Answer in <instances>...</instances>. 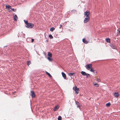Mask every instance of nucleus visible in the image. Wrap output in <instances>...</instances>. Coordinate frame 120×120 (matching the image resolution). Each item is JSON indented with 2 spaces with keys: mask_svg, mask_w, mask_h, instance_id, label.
<instances>
[{
  "mask_svg": "<svg viewBox=\"0 0 120 120\" xmlns=\"http://www.w3.org/2000/svg\"><path fill=\"white\" fill-rule=\"evenodd\" d=\"M34 24L33 23H28L26 26L27 28H31L34 27Z\"/></svg>",
  "mask_w": 120,
  "mask_h": 120,
  "instance_id": "1",
  "label": "nucleus"
},
{
  "mask_svg": "<svg viewBox=\"0 0 120 120\" xmlns=\"http://www.w3.org/2000/svg\"><path fill=\"white\" fill-rule=\"evenodd\" d=\"M73 90L75 91V94H77L79 93V89L78 88H77L76 86L73 87Z\"/></svg>",
  "mask_w": 120,
  "mask_h": 120,
  "instance_id": "2",
  "label": "nucleus"
},
{
  "mask_svg": "<svg viewBox=\"0 0 120 120\" xmlns=\"http://www.w3.org/2000/svg\"><path fill=\"white\" fill-rule=\"evenodd\" d=\"M90 20L89 17H86L84 20L83 22L84 23H86L88 22Z\"/></svg>",
  "mask_w": 120,
  "mask_h": 120,
  "instance_id": "3",
  "label": "nucleus"
},
{
  "mask_svg": "<svg viewBox=\"0 0 120 120\" xmlns=\"http://www.w3.org/2000/svg\"><path fill=\"white\" fill-rule=\"evenodd\" d=\"M90 14V11H87L86 12H84V15H85L87 17H89V15Z\"/></svg>",
  "mask_w": 120,
  "mask_h": 120,
  "instance_id": "4",
  "label": "nucleus"
},
{
  "mask_svg": "<svg viewBox=\"0 0 120 120\" xmlns=\"http://www.w3.org/2000/svg\"><path fill=\"white\" fill-rule=\"evenodd\" d=\"M92 65L91 64H87L86 66V68L87 69H88L92 68Z\"/></svg>",
  "mask_w": 120,
  "mask_h": 120,
  "instance_id": "5",
  "label": "nucleus"
},
{
  "mask_svg": "<svg viewBox=\"0 0 120 120\" xmlns=\"http://www.w3.org/2000/svg\"><path fill=\"white\" fill-rule=\"evenodd\" d=\"M31 96L33 98H34L35 97V94L33 91H31Z\"/></svg>",
  "mask_w": 120,
  "mask_h": 120,
  "instance_id": "6",
  "label": "nucleus"
},
{
  "mask_svg": "<svg viewBox=\"0 0 120 120\" xmlns=\"http://www.w3.org/2000/svg\"><path fill=\"white\" fill-rule=\"evenodd\" d=\"M110 46L113 49H116V46L113 44H111L110 45Z\"/></svg>",
  "mask_w": 120,
  "mask_h": 120,
  "instance_id": "7",
  "label": "nucleus"
},
{
  "mask_svg": "<svg viewBox=\"0 0 120 120\" xmlns=\"http://www.w3.org/2000/svg\"><path fill=\"white\" fill-rule=\"evenodd\" d=\"M113 94L114 96L116 98H118L119 96V94L118 93H114Z\"/></svg>",
  "mask_w": 120,
  "mask_h": 120,
  "instance_id": "8",
  "label": "nucleus"
},
{
  "mask_svg": "<svg viewBox=\"0 0 120 120\" xmlns=\"http://www.w3.org/2000/svg\"><path fill=\"white\" fill-rule=\"evenodd\" d=\"M75 103L77 105V106L78 108H79L80 106L81 105L80 103L78 102V101H75Z\"/></svg>",
  "mask_w": 120,
  "mask_h": 120,
  "instance_id": "9",
  "label": "nucleus"
},
{
  "mask_svg": "<svg viewBox=\"0 0 120 120\" xmlns=\"http://www.w3.org/2000/svg\"><path fill=\"white\" fill-rule=\"evenodd\" d=\"M62 76L64 79H65L66 77V76L64 72H62L61 73Z\"/></svg>",
  "mask_w": 120,
  "mask_h": 120,
  "instance_id": "10",
  "label": "nucleus"
},
{
  "mask_svg": "<svg viewBox=\"0 0 120 120\" xmlns=\"http://www.w3.org/2000/svg\"><path fill=\"white\" fill-rule=\"evenodd\" d=\"M59 108V106L58 105H57L54 108L53 110L54 111H56Z\"/></svg>",
  "mask_w": 120,
  "mask_h": 120,
  "instance_id": "11",
  "label": "nucleus"
},
{
  "mask_svg": "<svg viewBox=\"0 0 120 120\" xmlns=\"http://www.w3.org/2000/svg\"><path fill=\"white\" fill-rule=\"evenodd\" d=\"M90 71L93 72L94 73H97L96 71V70H94L93 69V68H90Z\"/></svg>",
  "mask_w": 120,
  "mask_h": 120,
  "instance_id": "12",
  "label": "nucleus"
},
{
  "mask_svg": "<svg viewBox=\"0 0 120 120\" xmlns=\"http://www.w3.org/2000/svg\"><path fill=\"white\" fill-rule=\"evenodd\" d=\"M18 19V17H17V15H15L14 16V19L15 21H17Z\"/></svg>",
  "mask_w": 120,
  "mask_h": 120,
  "instance_id": "13",
  "label": "nucleus"
},
{
  "mask_svg": "<svg viewBox=\"0 0 120 120\" xmlns=\"http://www.w3.org/2000/svg\"><path fill=\"white\" fill-rule=\"evenodd\" d=\"M83 42L85 44H87L88 43V41L86 40L85 39L83 38L82 40Z\"/></svg>",
  "mask_w": 120,
  "mask_h": 120,
  "instance_id": "14",
  "label": "nucleus"
},
{
  "mask_svg": "<svg viewBox=\"0 0 120 120\" xmlns=\"http://www.w3.org/2000/svg\"><path fill=\"white\" fill-rule=\"evenodd\" d=\"M48 57H52V54L51 52H49L48 53Z\"/></svg>",
  "mask_w": 120,
  "mask_h": 120,
  "instance_id": "15",
  "label": "nucleus"
},
{
  "mask_svg": "<svg viewBox=\"0 0 120 120\" xmlns=\"http://www.w3.org/2000/svg\"><path fill=\"white\" fill-rule=\"evenodd\" d=\"M11 6L9 5H6V8L7 9L9 10L11 8Z\"/></svg>",
  "mask_w": 120,
  "mask_h": 120,
  "instance_id": "16",
  "label": "nucleus"
},
{
  "mask_svg": "<svg viewBox=\"0 0 120 120\" xmlns=\"http://www.w3.org/2000/svg\"><path fill=\"white\" fill-rule=\"evenodd\" d=\"M51 57H48L47 59L50 61L52 62L53 61V59L51 58Z\"/></svg>",
  "mask_w": 120,
  "mask_h": 120,
  "instance_id": "17",
  "label": "nucleus"
},
{
  "mask_svg": "<svg viewBox=\"0 0 120 120\" xmlns=\"http://www.w3.org/2000/svg\"><path fill=\"white\" fill-rule=\"evenodd\" d=\"M106 41L107 42L110 43V39L107 38L106 39Z\"/></svg>",
  "mask_w": 120,
  "mask_h": 120,
  "instance_id": "18",
  "label": "nucleus"
},
{
  "mask_svg": "<svg viewBox=\"0 0 120 120\" xmlns=\"http://www.w3.org/2000/svg\"><path fill=\"white\" fill-rule=\"evenodd\" d=\"M81 74L83 75H86V72L84 71H82L81 72Z\"/></svg>",
  "mask_w": 120,
  "mask_h": 120,
  "instance_id": "19",
  "label": "nucleus"
},
{
  "mask_svg": "<svg viewBox=\"0 0 120 120\" xmlns=\"http://www.w3.org/2000/svg\"><path fill=\"white\" fill-rule=\"evenodd\" d=\"M75 73H70L68 74V75L69 76H74V75Z\"/></svg>",
  "mask_w": 120,
  "mask_h": 120,
  "instance_id": "20",
  "label": "nucleus"
},
{
  "mask_svg": "<svg viewBox=\"0 0 120 120\" xmlns=\"http://www.w3.org/2000/svg\"><path fill=\"white\" fill-rule=\"evenodd\" d=\"M55 29V28H54L53 27H52L50 28V31L52 32Z\"/></svg>",
  "mask_w": 120,
  "mask_h": 120,
  "instance_id": "21",
  "label": "nucleus"
},
{
  "mask_svg": "<svg viewBox=\"0 0 120 120\" xmlns=\"http://www.w3.org/2000/svg\"><path fill=\"white\" fill-rule=\"evenodd\" d=\"M111 105V104L110 102L107 103L106 104V106L107 107H109Z\"/></svg>",
  "mask_w": 120,
  "mask_h": 120,
  "instance_id": "22",
  "label": "nucleus"
},
{
  "mask_svg": "<svg viewBox=\"0 0 120 120\" xmlns=\"http://www.w3.org/2000/svg\"><path fill=\"white\" fill-rule=\"evenodd\" d=\"M46 74H47L51 78V77H52V76L50 74V73H48V72H46Z\"/></svg>",
  "mask_w": 120,
  "mask_h": 120,
  "instance_id": "23",
  "label": "nucleus"
},
{
  "mask_svg": "<svg viewBox=\"0 0 120 120\" xmlns=\"http://www.w3.org/2000/svg\"><path fill=\"white\" fill-rule=\"evenodd\" d=\"M94 85L96 87H98L99 86V85L97 83H94Z\"/></svg>",
  "mask_w": 120,
  "mask_h": 120,
  "instance_id": "24",
  "label": "nucleus"
},
{
  "mask_svg": "<svg viewBox=\"0 0 120 120\" xmlns=\"http://www.w3.org/2000/svg\"><path fill=\"white\" fill-rule=\"evenodd\" d=\"M24 21L26 25L28 23V21L27 20H24Z\"/></svg>",
  "mask_w": 120,
  "mask_h": 120,
  "instance_id": "25",
  "label": "nucleus"
},
{
  "mask_svg": "<svg viewBox=\"0 0 120 120\" xmlns=\"http://www.w3.org/2000/svg\"><path fill=\"white\" fill-rule=\"evenodd\" d=\"M62 117L61 116H59L58 117V120H61Z\"/></svg>",
  "mask_w": 120,
  "mask_h": 120,
  "instance_id": "26",
  "label": "nucleus"
},
{
  "mask_svg": "<svg viewBox=\"0 0 120 120\" xmlns=\"http://www.w3.org/2000/svg\"><path fill=\"white\" fill-rule=\"evenodd\" d=\"M49 37L50 39H52L53 38V37L51 34L49 35Z\"/></svg>",
  "mask_w": 120,
  "mask_h": 120,
  "instance_id": "27",
  "label": "nucleus"
},
{
  "mask_svg": "<svg viewBox=\"0 0 120 120\" xmlns=\"http://www.w3.org/2000/svg\"><path fill=\"white\" fill-rule=\"evenodd\" d=\"M30 61H27V64L28 66H29V65L30 64Z\"/></svg>",
  "mask_w": 120,
  "mask_h": 120,
  "instance_id": "28",
  "label": "nucleus"
},
{
  "mask_svg": "<svg viewBox=\"0 0 120 120\" xmlns=\"http://www.w3.org/2000/svg\"><path fill=\"white\" fill-rule=\"evenodd\" d=\"M85 75L86 76V77H87L88 76H89L90 77V75L88 73H86V75Z\"/></svg>",
  "mask_w": 120,
  "mask_h": 120,
  "instance_id": "29",
  "label": "nucleus"
},
{
  "mask_svg": "<svg viewBox=\"0 0 120 120\" xmlns=\"http://www.w3.org/2000/svg\"><path fill=\"white\" fill-rule=\"evenodd\" d=\"M95 80L98 82H100V80L98 78L96 79Z\"/></svg>",
  "mask_w": 120,
  "mask_h": 120,
  "instance_id": "30",
  "label": "nucleus"
},
{
  "mask_svg": "<svg viewBox=\"0 0 120 120\" xmlns=\"http://www.w3.org/2000/svg\"><path fill=\"white\" fill-rule=\"evenodd\" d=\"M29 39H30V38H27V41H28V42L30 41V40H30V41H28V40Z\"/></svg>",
  "mask_w": 120,
  "mask_h": 120,
  "instance_id": "31",
  "label": "nucleus"
},
{
  "mask_svg": "<svg viewBox=\"0 0 120 120\" xmlns=\"http://www.w3.org/2000/svg\"><path fill=\"white\" fill-rule=\"evenodd\" d=\"M31 42H33L34 40V39H32V38L31 39Z\"/></svg>",
  "mask_w": 120,
  "mask_h": 120,
  "instance_id": "32",
  "label": "nucleus"
},
{
  "mask_svg": "<svg viewBox=\"0 0 120 120\" xmlns=\"http://www.w3.org/2000/svg\"><path fill=\"white\" fill-rule=\"evenodd\" d=\"M11 9L13 11H14L15 9H14V8H11Z\"/></svg>",
  "mask_w": 120,
  "mask_h": 120,
  "instance_id": "33",
  "label": "nucleus"
},
{
  "mask_svg": "<svg viewBox=\"0 0 120 120\" xmlns=\"http://www.w3.org/2000/svg\"><path fill=\"white\" fill-rule=\"evenodd\" d=\"M72 11L73 12H76V10H73Z\"/></svg>",
  "mask_w": 120,
  "mask_h": 120,
  "instance_id": "34",
  "label": "nucleus"
},
{
  "mask_svg": "<svg viewBox=\"0 0 120 120\" xmlns=\"http://www.w3.org/2000/svg\"><path fill=\"white\" fill-rule=\"evenodd\" d=\"M117 31H118L119 32V33H120V29H118L117 30Z\"/></svg>",
  "mask_w": 120,
  "mask_h": 120,
  "instance_id": "35",
  "label": "nucleus"
},
{
  "mask_svg": "<svg viewBox=\"0 0 120 120\" xmlns=\"http://www.w3.org/2000/svg\"><path fill=\"white\" fill-rule=\"evenodd\" d=\"M60 27H59L60 28L62 27V25H60Z\"/></svg>",
  "mask_w": 120,
  "mask_h": 120,
  "instance_id": "36",
  "label": "nucleus"
},
{
  "mask_svg": "<svg viewBox=\"0 0 120 120\" xmlns=\"http://www.w3.org/2000/svg\"><path fill=\"white\" fill-rule=\"evenodd\" d=\"M22 34H23V35L22 36H23V37H24V36H25V34L23 33Z\"/></svg>",
  "mask_w": 120,
  "mask_h": 120,
  "instance_id": "37",
  "label": "nucleus"
},
{
  "mask_svg": "<svg viewBox=\"0 0 120 120\" xmlns=\"http://www.w3.org/2000/svg\"><path fill=\"white\" fill-rule=\"evenodd\" d=\"M7 45H6V46H4V48H5V47H7Z\"/></svg>",
  "mask_w": 120,
  "mask_h": 120,
  "instance_id": "38",
  "label": "nucleus"
},
{
  "mask_svg": "<svg viewBox=\"0 0 120 120\" xmlns=\"http://www.w3.org/2000/svg\"><path fill=\"white\" fill-rule=\"evenodd\" d=\"M14 47H15V46H16V45H14Z\"/></svg>",
  "mask_w": 120,
  "mask_h": 120,
  "instance_id": "39",
  "label": "nucleus"
}]
</instances>
